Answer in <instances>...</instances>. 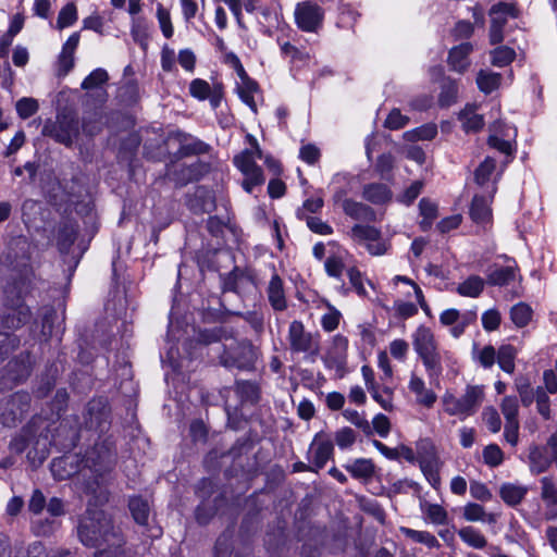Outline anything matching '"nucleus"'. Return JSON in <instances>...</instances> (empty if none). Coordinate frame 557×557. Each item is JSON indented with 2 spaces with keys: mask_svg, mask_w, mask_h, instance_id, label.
Masks as SVG:
<instances>
[{
  "mask_svg": "<svg viewBox=\"0 0 557 557\" xmlns=\"http://www.w3.org/2000/svg\"><path fill=\"white\" fill-rule=\"evenodd\" d=\"M77 536L84 546L92 548L106 546L107 549H120L124 544L111 518L103 510L96 508H88L79 519Z\"/></svg>",
  "mask_w": 557,
  "mask_h": 557,
  "instance_id": "f257e3e1",
  "label": "nucleus"
},
{
  "mask_svg": "<svg viewBox=\"0 0 557 557\" xmlns=\"http://www.w3.org/2000/svg\"><path fill=\"white\" fill-rule=\"evenodd\" d=\"M30 319L32 311L20 296L7 299L0 308V359L18 347L20 339L14 335V331Z\"/></svg>",
  "mask_w": 557,
  "mask_h": 557,
  "instance_id": "f03ea898",
  "label": "nucleus"
},
{
  "mask_svg": "<svg viewBox=\"0 0 557 557\" xmlns=\"http://www.w3.org/2000/svg\"><path fill=\"white\" fill-rule=\"evenodd\" d=\"M412 345L429 377L438 379L443 373V355L431 329L420 325L412 335Z\"/></svg>",
  "mask_w": 557,
  "mask_h": 557,
  "instance_id": "7ed1b4c3",
  "label": "nucleus"
},
{
  "mask_svg": "<svg viewBox=\"0 0 557 557\" xmlns=\"http://www.w3.org/2000/svg\"><path fill=\"white\" fill-rule=\"evenodd\" d=\"M78 116L71 111L58 113L54 121L48 120L42 127V135L52 138L65 147H72L79 137Z\"/></svg>",
  "mask_w": 557,
  "mask_h": 557,
  "instance_id": "20e7f679",
  "label": "nucleus"
},
{
  "mask_svg": "<svg viewBox=\"0 0 557 557\" xmlns=\"http://www.w3.org/2000/svg\"><path fill=\"white\" fill-rule=\"evenodd\" d=\"M287 342L293 354H304V358L313 362L320 354V336L306 331L301 321L294 320L288 326Z\"/></svg>",
  "mask_w": 557,
  "mask_h": 557,
  "instance_id": "39448f33",
  "label": "nucleus"
},
{
  "mask_svg": "<svg viewBox=\"0 0 557 557\" xmlns=\"http://www.w3.org/2000/svg\"><path fill=\"white\" fill-rule=\"evenodd\" d=\"M484 398V391L481 386L469 385L466 393L456 397L453 394H446L443 397L444 409L449 416L466 418L472 416Z\"/></svg>",
  "mask_w": 557,
  "mask_h": 557,
  "instance_id": "423d86ee",
  "label": "nucleus"
},
{
  "mask_svg": "<svg viewBox=\"0 0 557 557\" xmlns=\"http://www.w3.org/2000/svg\"><path fill=\"white\" fill-rule=\"evenodd\" d=\"M348 236L354 243L362 245L371 256H383L391 248V243L382 236L381 231L368 224H355Z\"/></svg>",
  "mask_w": 557,
  "mask_h": 557,
  "instance_id": "0eeeda50",
  "label": "nucleus"
},
{
  "mask_svg": "<svg viewBox=\"0 0 557 557\" xmlns=\"http://www.w3.org/2000/svg\"><path fill=\"white\" fill-rule=\"evenodd\" d=\"M256 355L252 345L247 341L234 342L225 346L220 356V362L225 368L249 370L253 368Z\"/></svg>",
  "mask_w": 557,
  "mask_h": 557,
  "instance_id": "6e6552de",
  "label": "nucleus"
},
{
  "mask_svg": "<svg viewBox=\"0 0 557 557\" xmlns=\"http://www.w3.org/2000/svg\"><path fill=\"white\" fill-rule=\"evenodd\" d=\"M348 339L337 334L333 337L332 347L323 357L326 368L334 370L337 379H343L347 373Z\"/></svg>",
  "mask_w": 557,
  "mask_h": 557,
  "instance_id": "1a4fd4ad",
  "label": "nucleus"
},
{
  "mask_svg": "<svg viewBox=\"0 0 557 557\" xmlns=\"http://www.w3.org/2000/svg\"><path fill=\"white\" fill-rule=\"evenodd\" d=\"M323 17V9L315 3L304 1L296 7V24L304 32H315L322 25Z\"/></svg>",
  "mask_w": 557,
  "mask_h": 557,
  "instance_id": "9d476101",
  "label": "nucleus"
},
{
  "mask_svg": "<svg viewBox=\"0 0 557 557\" xmlns=\"http://www.w3.org/2000/svg\"><path fill=\"white\" fill-rule=\"evenodd\" d=\"M206 170V165L200 162L191 164L172 163L166 168V175L170 180L180 186H184L193 181H198Z\"/></svg>",
  "mask_w": 557,
  "mask_h": 557,
  "instance_id": "9b49d317",
  "label": "nucleus"
},
{
  "mask_svg": "<svg viewBox=\"0 0 557 557\" xmlns=\"http://www.w3.org/2000/svg\"><path fill=\"white\" fill-rule=\"evenodd\" d=\"M334 453V444L332 440L322 433H318L310 447L311 462L318 471L322 469Z\"/></svg>",
  "mask_w": 557,
  "mask_h": 557,
  "instance_id": "f8f14e48",
  "label": "nucleus"
},
{
  "mask_svg": "<svg viewBox=\"0 0 557 557\" xmlns=\"http://www.w3.org/2000/svg\"><path fill=\"white\" fill-rule=\"evenodd\" d=\"M540 484L541 499L547 508L545 518L547 520L555 519L557 517V478L554 474L545 475L541 478Z\"/></svg>",
  "mask_w": 557,
  "mask_h": 557,
  "instance_id": "ddd939ff",
  "label": "nucleus"
},
{
  "mask_svg": "<svg viewBox=\"0 0 557 557\" xmlns=\"http://www.w3.org/2000/svg\"><path fill=\"white\" fill-rule=\"evenodd\" d=\"M186 203L196 214L211 212L215 209L214 195L205 186H198L191 195H188Z\"/></svg>",
  "mask_w": 557,
  "mask_h": 557,
  "instance_id": "4468645a",
  "label": "nucleus"
},
{
  "mask_svg": "<svg viewBox=\"0 0 557 557\" xmlns=\"http://www.w3.org/2000/svg\"><path fill=\"white\" fill-rule=\"evenodd\" d=\"M79 42V34L73 33L62 47L58 58V71L60 75H66L74 66V53Z\"/></svg>",
  "mask_w": 557,
  "mask_h": 557,
  "instance_id": "2eb2a0df",
  "label": "nucleus"
},
{
  "mask_svg": "<svg viewBox=\"0 0 557 557\" xmlns=\"http://www.w3.org/2000/svg\"><path fill=\"white\" fill-rule=\"evenodd\" d=\"M516 276V267L494 264L487 269L486 282L492 286H506L513 282Z\"/></svg>",
  "mask_w": 557,
  "mask_h": 557,
  "instance_id": "dca6fc26",
  "label": "nucleus"
},
{
  "mask_svg": "<svg viewBox=\"0 0 557 557\" xmlns=\"http://www.w3.org/2000/svg\"><path fill=\"white\" fill-rule=\"evenodd\" d=\"M268 300L275 311H284L287 308L283 281L277 274H273L268 288Z\"/></svg>",
  "mask_w": 557,
  "mask_h": 557,
  "instance_id": "f3484780",
  "label": "nucleus"
},
{
  "mask_svg": "<svg viewBox=\"0 0 557 557\" xmlns=\"http://www.w3.org/2000/svg\"><path fill=\"white\" fill-rule=\"evenodd\" d=\"M473 47L470 42H462L454 47L448 54V64L453 71L463 73L470 65L469 54Z\"/></svg>",
  "mask_w": 557,
  "mask_h": 557,
  "instance_id": "a211bd4d",
  "label": "nucleus"
},
{
  "mask_svg": "<svg viewBox=\"0 0 557 557\" xmlns=\"http://www.w3.org/2000/svg\"><path fill=\"white\" fill-rule=\"evenodd\" d=\"M458 120L466 133H476L484 126V117L476 112V106L474 104H467L459 112Z\"/></svg>",
  "mask_w": 557,
  "mask_h": 557,
  "instance_id": "6ab92c4d",
  "label": "nucleus"
},
{
  "mask_svg": "<svg viewBox=\"0 0 557 557\" xmlns=\"http://www.w3.org/2000/svg\"><path fill=\"white\" fill-rule=\"evenodd\" d=\"M409 389L416 395L417 403L426 408H431L436 401V394L426 388L424 381L416 374L410 377Z\"/></svg>",
  "mask_w": 557,
  "mask_h": 557,
  "instance_id": "aec40b11",
  "label": "nucleus"
},
{
  "mask_svg": "<svg viewBox=\"0 0 557 557\" xmlns=\"http://www.w3.org/2000/svg\"><path fill=\"white\" fill-rule=\"evenodd\" d=\"M530 469L533 473L545 472L554 462L546 446H533L529 453Z\"/></svg>",
  "mask_w": 557,
  "mask_h": 557,
  "instance_id": "412c9836",
  "label": "nucleus"
},
{
  "mask_svg": "<svg viewBox=\"0 0 557 557\" xmlns=\"http://www.w3.org/2000/svg\"><path fill=\"white\" fill-rule=\"evenodd\" d=\"M128 509L137 524L143 527L148 525L150 516V504L148 499L139 495L132 496L128 500Z\"/></svg>",
  "mask_w": 557,
  "mask_h": 557,
  "instance_id": "4be33fe9",
  "label": "nucleus"
},
{
  "mask_svg": "<svg viewBox=\"0 0 557 557\" xmlns=\"http://www.w3.org/2000/svg\"><path fill=\"white\" fill-rule=\"evenodd\" d=\"M343 211L346 215L354 220H360L366 222H372L375 220V212L373 209L362 202L355 200H344Z\"/></svg>",
  "mask_w": 557,
  "mask_h": 557,
  "instance_id": "5701e85b",
  "label": "nucleus"
},
{
  "mask_svg": "<svg viewBox=\"0 0 557 557\" xmlns=\"http://www.w3.org/2000/svg\"><path fill=\"white\" fill-rule=\"evenodd\" d=\"M470 216L476 224H486L492 219L490 201L483 196H474L470 207Z\"/></svg>",
  "mask_w": 557,
  "mask_h": 557,
  "instance_id": "b1692460",
  "label": "nucleus"
},
{
  "mask_svg": "<svg viewBox=\"0 0 557 557\" xmlns=\"http://www.w3.org/2000/svg\"><path fill=\"white\" fill-rule=\"evenodd\" d=\"M528 493V488L523 485L505 483L500 486L499 494L502 499L508 506H516L522 502Z\"/></svg>",
  "mask_w": 557,
  "mask_h": 557,
  "instance_id": "393cba45",
  "label": "nucleus"
},
{
  "mask_svg": "<svg viewBox=\"0 0 557 557\" xmlns=\"http://www.w3.org/2000/svg\"><path fill=\"white\" fill-rule=\"evenodd\" d=\"M518 355V350L510 344L502 345L497 350L496 361L499 368L506 373L512 374L516 369L515 360Z\"/></svg>",
  "mask_w": 557,
  "mask_h": 557,
  "instance_id": "a878e982",
  "label": "nucleus"
},
{
  "mask_svg": "<svg viewBox=\"0 0 557 557\" xmlns=\"http://www.w3.org/2000/svg\"><path fill=\"white\" fill-rule=\"evenodd\" d=\"M60 528V522L53 518H35L30 520V530L36 536H51Z\"/></svg>",
  "mask_w": 557,
  "mask_h": 557,
  "instance_id": "bb28decb",
  "label": "nucleus"
},
{
  "mask_svg": "<svg viewBox=\"0 0 557 557\" xmlns=\"http://www.w3.org/2000/svg\"><path fill=\"white\" fill-rule=\"evenodd\" d=\"M362 196L366 200L379 205L387 201L391 194L386 185L372 183L364 186Z\"/></svg>",
  "mask_w": 557,
  "mask_h": 557,
  "instance_id": "cd10ccee",
  "label": "nucleus"
},
{
  "mask_svg": "<svg viewBox=\"0 0 557 557\" xmlns=\"http://www.w3.org/2000/svg\"><path fill=\"white\" fill-rule=\"evenodd\" d=\"M484 288V280L478 275L469 276L458 285L457 293L463 297L475 298L481 295Z\"/></svg>",
  "mask_w": 557,
  "mask_h": 557,
  "instance_id": "c85d7f7f",
  "label": "nucleus"
},
{
  "mask_svg": "<svg viewBox=\"0 0 557 557\" xmlns=\"http://www.w3.org/2000/svg\"><path fill=\"white\" fill-rule=\"evenodd\" d=\"M345 469L355 479H370L374 474V463L366 458L356 459L352 463L345 466Z\"/></svg>",
  "mask_w": 557,
  "mask_h": 557,
  "instance_id": "c756f323",
  "label": "nucleus"
},
{
  "mask_svg": "<svg viewBox=\"0 0 557 557\" xmlns=\"http://www.w3.org/2000/svg\"><path fill=\"white\" fill-rule=\"evenodd\" d=\"M77 226L72 223H64L58 230V247L62 252H66L74 244L77 237Z\"/></svg>",
  "mask_w": 557,
  "mask_h": 557,
  "instance_id": "7c9ffc66",
  "label": "nucleus"
},
{
  "mask_svg": "<svg viewBox=\"0 0 557 557\" xmlns=\"http://www.w3.org/2000/svg\"><path fill=\"white\" fill-rule=\"evenodd\" d=\"M463 518L467 521H483L494 523L496 517L494 513H486L483 506L476 503H469L463 508Z\"/></svg>",
  "mask_w": 557,
  "mask_h": 557,
  "instance_id": "2f4dec72",
  "label": "nucleus"
},
{
  "mask_svg": "<svg viewBox=\"0 0 557 557\" xmlns=\"http://www.w3.org/2000/svg\"><path fill=\"white\" fill-rule=\"evenodd\" d=\"M459 537L469 546L482 549L487 545L485 536L473 527H463L458 530Z\"/></svg>",
  "mask_w": 557,
  "mask_h": 557,
  "instance_id": "473e14b6",
  "label": "nucleus"
},
{
  "mask_svg": "<svg viewBox=\"0 0 557 557\" xmlns=\"http://www.w3.org/2000/svg\"><path fill=\"white\" fill-rule=\"evenodd\" d=\"M235 392L242 403H257L259 399V388L257 384L250 381H237Z\"/></svg>",
  "mask_w": 557,
  "mask_h": 557,
  "instance_id": "72a5a7b5",
  "label": "nucleus"
},
{
  "mask_svg": "<svg viewBox=\"0 0 557 557\" xmlns=\"http://www.w3.org/2000/svg\"><path fill=\"white\" fill-rule=\"evenodd\" d=\"M401 533L413 542L424 544L429 548L440 547L437 539L428 531H418L410 528H400Z\"/></svg>",
  "mask_w": 557,
  "mask_h": 557,
  "instance_id": "f704fd0d",
  "label": "nucleus"
},
{
  "mask_svg": "<svg viewBox=\"0 0 557 557\" xmlns=\"http://www.w3.org/2000/svg\"><path fill=\"white\" fill-rule=\"evenodd\" d=\"M533 310L525 302L515 305L510 310V319L517 327H524L532 319Z\"/></svg>",
  "mask_w": 557,
  "mask_h": 557,
  "instance_id": "c9c22d12",
  "label": "nucleus"
},
{
  "mask_svg": "<svg viewBox=\"0 0 557 557\" xmlns=\"http://www.w3.org/2000/svg\"><path fill=\"white\" fill-rule=\"evenodd\" d=\"M234 163L237 169L245 174H253L262 170L257 165L253 157V151L245 150L234 158Z\"/></svg>",
  "mask_w": 557,
  "mask_h": 557,
  "instance_id": "e433bc0d",
  "label": "nucleus"
},
{
  "mask_svg": "<svg viewBox=\"0 0 557 557\" xmlns=\"http://www.w3.org/2000/svg\"><path fill=\"white\" fill-rule=\"evenodd\" d=\"M476 84L481 91L484 94H491L498 88L500 84V75L481 70L476 76Z\"/></svg>",
  "mask_w": 557,
  "mask_h": 557,
  "instance_id": "4c0bfd02",
  "label": "nucleus"
},
{
  "mask_svg": "<svg viewBox=\"0 0 557 557\" xmlns=\"http://www.w3.org/2000/svg\"><path fill=\"white\" fill-rule=\"evenodd\" d=\"M234 529L225 530L216 540L214 546L215 557H231L233 552Z\"/></svg>",
  "mask_w": 557,
  "mask_h": 557,
  "instance_id": "58836bf2",
  "label": "nucleus"
},
{
  "mask_svg": "<svg viewBox=\"0 0 557 557\" xmlns=\"http://www.w3.org/2000/svg\"><path fill=\"white\" fill-rule=\"evenodd\" d=\"M131 35L135 42H137L143 49H147L149 26L144 18H136L133 21Z\"/></svg>",
  "mask_w": 557,
  "mask_h": 557,
  "instance_id": "ea45409f",
  "label": "nucleus"
},
{
  "mask_svg": "<svg viewBox=\"0 0 557 557\" xmlns=\"http://www.w3.org/2000/svg\"><path fill=\"white\" fill-rule=\"evenodd\" d=\"M28 368L23 361L12 360L5 368L4 376H8L14 384H18L28 376Z\"/></svg>",
  "mask_w": 557,
  "mask_h": 557,
  "instance_id": "a19ab883",
  "label": "nucleus"
},
{
  "mask_svg": "<svg viewBox=\"0 0 557 557\" xmlns=\"http://www.w3.org/2000/svg\"><path fill=\"white\" fill-rule=\"evenodd\" d=\"M372 398L377 403L380 404V406L386 410V411H392L394 406H393V396H394V391L392 387L387 386V385H384L382 388L376 387L374 389H372L370 392Z\"/></svg>",
  "mask_w": 557,
  "mask_h": 557,
  "instance_id": "79ce46f5",
  "label": "nucleus"
},
{
  "mask_svg": "<svg viewBox=\"0 0 557 557\" xmlns=\"http://www.w3.org/2000/svg\"><path fill=\"white\" fill-rule=\"evenodd\" d=\"M420 213L423 216L420 225L422 230L431 227L433 220L437 216V206L429 199H421L419 203Z\"/></svg>",
  "mask_w": 557,
  "mask_h": 557,
  "instance_id": "37998d69",
  "label": "nucleus"
},
{
  "mask_svg": "<svg viewBox=\"0 0 557 557\" xmlns=\"http://www.w3.org/2000/svg\"><path fill=\"white\" fill-rule=\"evenodd\" d=\"M27 557H75L67 549H58L52 555H49L40 542L32 543L27 548Z\"/></svg>",
  "mask_w": 557,
  "mask_h": 557,
  "instance_id": "c03bdc74",
  "label": "nucleus"
},
{
  "mask_svg": "<svg viewBox=\"0 0 557 557\" xmlns=\"http://www.w3.org/2000/svg\"><path fill=\"white\" fill-rule=\"evenodd\" d=\"M516 52L513 49L500 46L492 51V63L495 66H506L513 61Z\"/></svg>",
  "mask_w": 557,
  "mask_h": 557,
  "instance_id": "a18cd8bd",
  "label": "nucleus"
},
{
  "mask_svg": "<svg viewBox=\"0 0 557 557\" xmlns=\"http://www.w3.org/2000/svg\"><path fill=\"white\" fill-rule=\"evenodd\" d=\"M324 206V201L321 197L309 198L304 201L302 206L297 209L296 216L299 220L311 216V213H318Z\"/></svg>",
  "mask_w": 557,
  "mask_h": 557,
  "instance_id": "49530a36",
  "label": "nucleus"
},
{
  "mask_svg": "<svg viewBox=\"0 0 557 557\" xmlns=\"http://www.w3.org/2000/svg\"><path fill=\"white\" fill-rule=\"evenodd\" d=\"M57 319V311L53 307H44L41 309V335L48 339L53 334V323Z\"/></svg>",
  "mask_w": 557,
  "mask_h": 557,
  "instance_id": "de8ad7c7",
  "label": "nucleus"
},
{
  "mask_svg": "<svg viewBox=\"0 0 557 557\" xmlns=\"http://www.w3.org/2000/svg\"><path fill=\"white\" fill-rule=\"evenodd\" d=\"M77 20V10L74 3H67L59 12L57 27L59 29L73 25Z\"/></svg>",
  "mask_w": 557,
  "mask_h": 557,
  "instance_id": "09e8293b",
  "label": "nucleus"
},
{
  "mask_svg": "<svg viewBox=\"0 0 557 557\" xmlns=\"http://www.w3.org/2000/svg\"><path fill=\"white\" fill-rule=\"evenodd\" d=\"M495 168L496 161L491 157H486L474 172L475 182L479 185H484L490 180V176L494 172Z\"/></svg>",
  "mask_w": 557,
  "mask_h": 557,
  "instance_id": "8fccbe9b",
  "label": "nucleus"
},
{
  "mask_svg": "<svg viewBox=\"0 0 557 557\" xmlns=\"http://www.w3.org/2000/svg\"><path fill=\"white\" fill-rule=\"evenodd\" d=\"M516 388L520 396L523 406L529 407L535 397V392L531 387V384L525 377L516 379Z\"/></svg>",
  "mask_w": 557,
  "mask_h": 557,
  "instance_id": "3c124183",
  "label": "nucleus"
},
{
  "mask_svg": "<svg viewBox=\"0 0 557 557\" xmlns=\"http://www.w3.org/2000/svg\"><path fill=\"white\" fill-rule=\"evenodd\" d=\"M343 416L346 420L360 429L366 435L372 434L371 423L357 410L346 409L343 411Z\"/></svg>",
  "mask_w": 557,
  "mask_h": 557,
  "instance_id": "603ef678",
  "label": "nucleus"
},
{
  "mask_svg": "<svg viewBox=\"0 0 557 557\" xmlns=\"http://www.w3.org/2000/svg\"><path fill=\"white\" fill-rule=\"evenodd\" d=\"M437 135V127L435 124H426L416 128L411 132L405 133V138L408 140H431Z\"/></svg>",
  "mask_w": 557,
  "mask_h": 557,
  "instance_id": "864d4df0",
  "label": "nucleus"
},
{
  "mask_svg": "<svg viewBox=\"0 0 557 557\" xmlns=\"http://www.w3.org/2000/svg\"><path fill=\"white\" fill-rule=\"evenodd\" d=\"M47 506V499L41 490L36 488L33 491L28 503H27V510L29 513L34 516H40L44 511V509Z\"/></svg>",
  "mask_w": 557,
  "mask_h": 557,
  "instance_id": "5fc2aeb1",
  "label": "nucleus"
},
{
  "mask_svg": "<svg viewBox=\"0 0 557 557\" xmlns=\"http://www.w3.org/2000/svg\"><path fill=\"white\" fill-rule=\"evenodd\" d=\"M422 511L435 524H445L447 522V512L437 504L425 503L422 505Z\"/></svg>",
  "mask_w": 557,
  "mask_h": 557,
  "instance_id": "6e6d98bb",
  "label": "nucleus"
},
{
  "mask_svg": "<svg viewBox=\"0 0 557 557\" xmlns=\"http://www.w3.org/2000/svg\"><path fill=\"white\" fill-rule=\"evenodd\" d=\"M109 79V75L103 69L94 70L82 83V88L85 90L100 87Z\"/></svg>",
  "mask_w": 557,
  "mask_h": 557,
  "instance_id": "4d7b16f0",
  "label": "nucleus"
},
{
  "mask_svg": "<svg viewBox=\"0 0 557 557\" xmlns=\"http://www.w3.org/2000/svg\"><path fill=\"white\" fill-rule=\"evenodd\" d=\"M507 23L505 16L492 15L491 27H490V41L492 45H496L503 41L504 34L503 29Z\"/></svg>",
  "mask_w": 557,
  "mask_h": 557,
  "instance_id": "13d9d810",
  "label": "nucleus"
},
{
  "mask_svg": "<svg viewBox=\"0 0 557 557\" xmlns=\"http://www.w3.org/2000/svg\"><path fill=\"white\" fill-rule=\"evenodd\" d=\"M497 358V350L492 345L484 346L475 354L474 359L484 368L490 369L494 366Z\"/></svg>",
  "mask_w": 557,
  "mask_h": 557,
  "instance_id": "bf43d9fd",
  "label": "nucleus"
},
{
  "mask_svg": "<svg viewBox=\"0 0 557 557\" xmlns=\"http://www.w3.org/2000/svg\"><path fill=\"white\" fill-rule=\"evenodd\" d=\"M211 86L201 78H195L189 84L190 95L198 100H206L210 96Z\"/></svg>",
  "mask_w": 557,
  "mask_h": 557,
  "instance_id": "052dcab7",
  "label": "nucleus"
},
{
  "mask_svg": "<svg viewBox=\"0 0 557 557\" xmlns=\"http://www.w3.org/2000/svg\"><path fill=\"white\" fill-rule=\"evenodd\" d=\"M157 18L164 37L171 38L173 36L174 29L171 22L170 12L164 9L162 4H158L157 7Z\"/></svg>",
  "mask_w": 557,
  "mask_h": 557,
  "instance_id": "680f3d73",
  "label": "nucleus"
},
{
  "mask_svg": "<svg viewBox=\"0 0 557 557\" xmlns=\"http://www.w3.org/2000/svg\"><path fill=\"white\" fill-rule=\"evenodd\" d=\"M38 102L34 98H22L16 102V111L20 117L28 119L38 111Z\"/></svg>",
  "mask_w": 557,
  "mask_h": 557,
  "instance_id": "e2e57ef3",
  "label": "nucleus"
},
{
  "mask_svg": "<svg viewBox=\"0 0 557 557\" xmlns=\"http://www.w3.org/2000/svg\"><path fill=\"white\" fill-rule=\"evenodd\" d=\"M502 413L506 422L518 421V400L513 396H507L503 399L500 405Z\"/></svg>",
  "mask_w": 557,
  "mask_h": 557,
  "instance_id": "0e129e2a",
  "label": "nucleus"
},
{
  "mask_svg": "<svg viewBox=\"0 0 557 557\" xmlns=\"http://www.w3.org/2000/svg\"><path fill=\"white\" fill-rule=\"evenodd\" d=\"M409 123V117L401 114L399 109H393L387 115L384 126L388 129H400Z\"/></svg>",
  "mask_w": 557,
  "mask_h": 557,
  "instance_id": "69168bd1",
  "label": "nucleus"
},
{
  "mask_svg": "<svg viewBox=\"0 0 557 557\" xmlns=\"http://www.w3.org/2000/svg\"><path fill=\"white\" fill-rule=\"evenodd\" d=\"M301 221H305L308 228L319 235H331L333 234V227L327 224L326 222L322 221L318 216H308L306 219H302Z\"/></svg>",
  "mask_w": 557,
  "mask_h": 557,
  "instance_id": "338daca9",
  "label": "nucleus"
},
{
  "mask_svg": "<svg viewBox=\"0 0 557 557\" xmlns=\"http://www.w3.org/2000/svg\"><path fill=\"white\" fill-rule=\"evenodd\" d=\"M334 440L341 449H346L356 442V433L352 429L346 426L336 431Z\"/></svg>",
  "mask_w": 557,
  "mask_h": 557,
  "instance_id": "774afa93",
  "label": "nucleus"
}]
</instances>
